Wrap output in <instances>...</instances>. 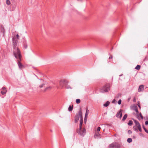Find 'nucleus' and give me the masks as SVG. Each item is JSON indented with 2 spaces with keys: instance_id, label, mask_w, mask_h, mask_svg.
Returning <instances> with one entry per match:
<instances>
[{
  "instance_id": "nucleus-20",
  "label": "nucleus",
  "mask_w": 148,
  "mask_h": 148,
  "mask_svg": "<svg viewBox=\"0 0 148 148\" xmlns=\"http://www.w3.org/2000/svg\"><path fill=\"white\" fill-rule=\"evenodd\" d=\"M140 65H137L136 66L135 68V69H136L139 70L140 69Z\"/></svg>"
},
{
  "instance_id": "nucleus-18",
  "label": "nucleus",
  "mask_w": 148,
  "mask_h": 148,
  "mask_svg": "<svg viewBox=\"0 0 148 148\" xmlns=\"http://www.w3.org/2000/svg\"><path fill=\"white\" fill-rule=\"evenodd\" d=\"M127 114H125L124 115V116H123V119H122V121H124L127 118Z\"/></svg>"
},
{
  "instance_id": "nucleus-11",
  "label": "nucleus",
  "mask_w": 148,
  "mask_h": 148,
  "mask_svg": "<svg viewBox=\"0 0 148 148\" xmlns=\"http://www.w3.org/2000/svg\"><path fill=\"white\" fill-rule=\"evenodd\" d=\"M2 90H1V93L2 95H3L5 94L7 92L6 88H5V87H3L2 88Z\"/></svg>"
},
{
  "instance_id": "nucleus-14",
  "label": "nucleus",
  "mask_w": 148,
  "mask_h": 148,
  "mask_svg": "<svg viewBox=\"0 0 148 148\" xmlns=\"http://www.w3.org/2000/svg\"><path fill=\"white\" fill-rule=\"evenodd\" d=\"M83 123V120L82 117H81L80 121V124H79V127L80 129L82 128V125Z\"/></svg>"
},
{
  "instance_id": "nucleus-33",
  "label": "nucleus",
  "mask_w": 148,
  "mask_h": 148,
  "mask_svg": "<svg viewBox=\"0 0 148 148\" xmlns=\"http://www.w3.org/2000/svg\"><path fill=\"white\" fill-rule=\"evenodd\" d=\"M121 99H119L118 101V104L119 105H120L121 104Z\"/></svg>"
},
{
  "instance_id": "nucleus-2",
  "label": "nucleus",
  "mask_w": 148,
  "mask_h": 148,
  "mask_svg": "<svg viewBox=\"0 0 148 148\" xmlns=\"http://www.w3.org/2000/svg\"><path fill=\"white\" fill-rule=\"evenodd\" d=\"M110 84L108 83L106 84L100 88V91L102 93L108 92L110 90Z\"/></svg>"
},
{
  "instance_id": "nucleus-26",
  "label": "nucleus",
  "mask_w": 148,
  "mask_h": 148,
  "mask_svg": "<svg viewBox=\"0 0 148 148\" xmlns=\"http://www.w3.org/2000/svg\"><path fill=\"white\" fill-rule=\"evenodd\" d=\"M121 93H119L116 96V97L119 98L120 97H121Z\"/></svg>"
},
{
  "instance_id": "nucleus-21",
  "label": "nucleus",
  "mask_w": 148,
  "mask_h": 148,
  "mask_svg": "<svg viewBox=\"0 0 148 148\" xmlns=\"http://www.w3.org/2000/svg\"><path fill=\"white\" fill-rule=\"evenodd\" d=\"M133 122L131 121L130 120L129 121V122L128 123V125L129 126H131L132 125Z\"/></svg>"
},
{
  "instance_id": "nucleus-30",
  "label": "nucleus",
  "mask_w": 148,
  "mask_h": 148,
  "mask_svg": "<svg viewBox=\"0 0 148 148\" xmlns=\"http://www.w3.org/2000/svg\"><path fill=\"white\" fill-rule=\"evenodd\" d=\"M51 88V86H49L46 88L45 90V91H46L47 90H50Z\"/></svg>"
},
{
  "instance_id": "nucleus-36",
  "label": "nucleus",
  "mask_w": 148,
  "mask_h": 148,
  "mask_svg": "<svg viewBox=\"0 0 148 148\" xmlns=\"http://www.w3.org/2000/svg\"><path fill=\"white\" fill-rule=\"evenodd\" d=\"M100 129H101L100 127H99L97 128V131L98 132L100 131Z\"/></svg>"
},
{
  "instance_id": "nucleus-40",
  "label": "nucleus",
  "mask_w": 148,
  "mask_h": 148,
  "mask_svg": "<svg viewBox=\"0 0 148 148\" xmlns=\"http://www.w3.org/2000/svg\"><path fill=\"white\" fill-rule=\"evenodd\" d=\"M112 58H113L112 56L111 55V56H110L109 57V59H112Z\"/></svg>"
},
{
  "instance_id": "nucleus-37",
  "label": "nucleus",
  "mask_w": 148,
  "mask_h": 148,
  "mask_svg": "<svg viewBox=\"0 0 148 148\" xmlns=\"http://www.w3.org/2000/svg\"><path fill=\"white\" fill-rule=\"evenodd\" d=\"M44 85V84H41L39 86V87L40 88H42Z\"/></svg>"
},
{
  "instance_id": "nucleus-24",
  "label": "nucleus",
  "mask_w": 148,
  "mask_h": 148,
  "mask_svg": "<svg viewBox=\"0 0 148 148\" xmlns=\"http://www.w3.org/2000/svg\"><path fill=\"white\" fill-rule=\"evenodd\" d=\"M127 142L129 143H130L132 141V139L131 138H129L127 139Z\"/></svg>"
},
{
  "instance_id": "nucleus-38",
  "label": "nucleus",
  "mask_w": 148,
  "mask_h": 148,
  "mask_svg": "<svg viewBox=\"0 0 148 148\" xmlns=\"http://www.w3.org/2000/svg\"><path fill=\"white\" fill-rule=\"evenodd\" d=\"M15 36L16 37V38H17V39H19V35L18 34H17Z\"/></svg>"
},
{
  "instance_id": "nucleus-19",
  "label": "nucleus",
  "mask_w": 148,
  "mask_h": 148,
  "mask_svg": "<svg viewBox=\"0 0 148 148\" xmlns=\"http://www.w3.org/2000/svg\"><path fill=\"white\" fill-rule=\"evenodd\" d=\"M134 120V123H135L136 125H137V127L139 126V125H140V123L137 121L136 120Z\"/></svg>"
},
{
  "instance_id": "nucleus-35",
  "label": "nucleus",
  "mask_w": 148,
  "mask_h": 148,
  "mask_svg": "<svg viewBox=\"0 0 148 148\" xmlns=\"http://www.w3.org/2000/svg\"><path fill=\"white\" fill-rule=\"evenodd\" d=\"M139 115H140V117H141V118L142 119H143V115H142L141 113H139Z\"/></svg>"
},
{
  "instance_id": "nucleus-13",
  "label": "nucleus",
  "mask_w": 148,
  "mask_h": 148,
  "mask_svg": "<svg viewBox=\"0 0 148 148\" xmlns=\"http://www.w3.org/2000/svg\"><path fill=\"white\" fill-rule=\"evenodd\" d=\"M1 32L3 33V36H4L5 33V30L2 25H1Z\"/></svg>"
},
{
  "instance_id": "nucleus-15",
  "label": "nucleus",
  "mask_w": 148,
  "mask_h": 148,
  "mask_svg": "<svg viewBox=\"0 0 148 148\" xmlns=\"http://www.w3.org/2000/svg\"><path fill=\"white\" fill-rule=\"evenodd\" d=\"M23 46L25 49H26L27 48V46L26 40H24V41L23 42Z\"/></svg>"
},
{
  "instance_id": "nucleus-45",
  "label": "nucleus",
  "mask_w": 148,
  "mask_h": 148,
  "mask_svg": "<svg viewBox=\"0 0 148 148\" xmlns=\"http://www.w3.org/2000/svg\"><path fill=\"white\" fill-rule=\"evenodd\" d=\"M138 106H139V107L140 108V105L138 104Z\"/></svg>"
},
{
  "instance_id": "nucleus-43",
  "label": "nucleus",
  "mask_w": 148,
  "mask_h": 148,
  "mask_svg": "<svg viewBox=\"0 0 148 148\" xmlns=\"http://www.w3.org/2000/svg\"><path fill=\"white\" fill-rule=\"evenodd\" d=\"M115 101V99H114L112 101V103H113L114 102V101Z\"/></svg>"
},
{
  "instance_id": "nucleus-16",
  "label": "nucleus",
  "mask_w": 148,
  "mask_h": 148,
  "mask_svg": "<svg viewBox=\"0 0 148 148\" xmlns=\"http://www.w3.org/2000/svg\"><path fill=\"white\" fill-rule=\"evenodd\" d=\"M100 135V134L98 132L96 133L94 135V137L95 138H98L99 137V136Z\"/></svg>"
},
{
  "instance_id": "nucleus-9",
  "label": "nucleus",
  "mask_w": 148,
  "mask_h": 148,
  "mask_svg": "<svg viewBox=\"0 0 148 148\" xmlns=\"http://www.w3.org/2000/svg\"><path fill=\"white\" fill-rule=\"evenodd\" d=\"M133 109L134 110L136 113V115L137 117L138 118H139V116L138 115L139 112L138 110V107L137 106H134L133 107Z\"/></svg>"
},
{
  "instance_id": "nucleus-47",
  "label": "nucleus",
  "mask_w": 148,
  "mask_h": 148,
  "mask_svg": "<svg viewBox=\"0 0 148 148\" xmlns=\"http://www.w3.org/2000/svg\"><path fill=\"white\" fill-rule=\"evenodd\" d=\"M122 75H119V76H121Z\"/></svg>"
},
{
  "instance_id": "nucleus-25",
  "label": "nucleus",
  "mask_w": 148,
  "mask_h": 148,
  "mask_svg": "<svg viewBox=\"0 0 148 148\" xmlns=\"http://www.w3.org/2000/svg\"><path fill=\"white\" fill-rule=\"evenodd\" d=\"M133 128L136 131H138V128L137 126H134Z\"/></svg>"
},
{
  "instance_id": "nucleus-27",
  "label": "nucleus",
  "mask_w": 148,
  "mask_h": 148,
  "mask_svg": "<svg viewBox=\"0 0 148 148\" xmlns=\"http://www.w3.org/2000/svg\"><path fill=\"white\" fill-rule=\"evenodd\" d=\"M76 102L77 103H78V104L80 102V99H77L76 100Z\"/></svg>"
},
{
  "instance_id": "nucleus-4",
  "label": "nucleus",
  "mask_w": 148,
  "mask_h": 148,
  "mask_svg": "<svg viewBox=\"0 0 148 148\" xmlns=\"http://www.w3.org/2000/svg\"><path fill=\"white\" fill-rule=\"evenodd\" d=\"M121 146V144L118 143L113 142L109 145L108 147L109 148H120Z\"/></svg>"
},
{
  "instance_id": "nucleus-34",
  "label": "nucleus",
  "mask_w": 148,
  "mask_h": 148,
  "mask_svg": "<svg viewBox=\"0 0 148 148\" xmlns=\"http://www.w3.org/2000/svg\"><path fill=\"white\" fill-rule=\"evenodd\" d=\"M128 133L129 134H131L132 133V132L130 130H129L128 131Z\"/></svg>"
},
{
  "instance_id": "nucleus-39",
  "label": "nucleus",
  "mask_w": 148,
  "mask_h": 148,
  "mask_svg": "<svg viewBox=\"0 0 148 148\" xmlns=\"http://www.w3.org/2000/svg\"><path fill=\"white\" fill-rule=\"evenodd\" d=\"M88 114H85L84 119H86V118H87V117H88Z\"/></svg>"
},
{
  "instance_id": "nucleus-29",
  "label": "nucleus",
  "mask_w": 148,
  "mask_h": 148,
  "mask_svg": "<svg viewBox=\"0 0 148 148\" xmlns=\"http://www.w3.org/2000/svg\"><path fill=\"white\" fill-rule=\"evenodd\" d=\"M65 87L67 89H72V88L70 86L68 85V84H67V85H66Z\"/></svg>"
},
{
  "instance_id": "nucleus-31",
  "label": "nucleus",
  "mask_w": 148,
  "mask_h": 148,
  "mask_svg": "<svg viewBox=\"0 0 148 148\" xmlns=\"http://www.w3.org/2000/svg\"><path fill=\"white\" fill-rule=\"evenodd\" d=\"M143 129L147 133H148V130H147L145 128V127L144 125L143 126Z\"/></svg>"
},
{
  "instance_id": "nucleus-6",
  "label": "nucleus",
  "mask_w": 148,
  "mask_h": 148,
  "mask_svg": "<svg viewBox=\"0 0 148 148\" xmlns=\"http://www.w3.org/2000/svg\"><path fill=\"white\" fill-rule=\"evenodd\" d=\"M82 117V112L81 110H80L77 114L75 116V123H77L79 118H81V117Z\"/></svg>"
},
{
  "instance_id": "nucleus-12",
  "label": "nucleus",
  "mask_w": 148,
  "mask_h": 148,
  "mask_svg": "<svg viewBox=\"0 0 148 148\" xmlns=\"http://www.w3.org/2000/svg\"><path fill=\"white\" fill-rule=\"evenodd\" d=\"M144 89V86L143 85H140L139 86L138 89V92H140L143 91Z\"/></svg>"
},
{
  "instance_id": "nucleus-41",
  "label": "nucleus",
  "mask_w": 148,
  "mask_h": 148,
  "mask_svg": "<svg viewBox=\"0 0 148 148\" xmlns=\"http://www.w3.org/2000/svg\"><path fill=\"white\" fill-rule=\"evenodd\" d=\"M145 124L146 125H148V121H146V122H145Z\"/></svg>"
},
{
  "instance_id": "nucleus-32",
  "label": "nucleus",
  "mask_w": 148,
  "mask_h": 148,
  "mask_svg": "<svg viewBox=\"0 0 148 148\" xmlns=\"http://www.w3.org/2000/svg\"><path fill=\"white\" fill-rule=\"evenodd\" d=\"M89 113V110H88L87 108H86V112L85 114H88Z\"/></svg>"
},
{
  "instance_id": "nucleus-22",
  "label": "nucleus",
  "mask_w": 148,
  "mask_h": 148,
  "mask_svg": "<svg viewBox=\"0 0 148 148\" xmlns=\"http://www.w3.org/2000/svg\"><path fill=\"white\" fill-rule=\"evenodd\" d=\"M73 106H70L68 108V110L69 111H71L73 110Z\"/></svg>"
},
{
  "instance_id": "nucleus-28",
  "label": "nucleus",
  "mask_w": 148,
  "mask_h": 148,
  "mask_svg": "<svg viewBox=\"0 0 148 148\" xmlns=\"http://www.w3.org/2000/svg\"><path fill=\"white\" fill-rule=\"evenodd\" d=\"M138 128V130H139L140 131V132H141L142 131V130H141V126H140V125H139V126L138 127H137Z\"/></svg>"
},
{
  "instance_id": "nucleus-8",
  "label": "nucleus",
  "mask_w": 148,
  "mask_h": 148,
  "mask_svg": "<svg viewBox=\"0 0 148 148\" xmlns=\"http://www.w3.org/2000/svg\"><path fill=\"white\" fill-rule=\"evenodd\" d=\"M122 111V110L121 109H120L119 111L116 114V116L117 118H119L120 119H121L122 115V113L121 112Z\"/></svg>"
},
{
  "instance_id": "nucleus-1",
  "label": "nucleus",
  "mask_w": 148,
  "mask_h": 148,
  "mask_svg": "<svg viewBox=\"0 0 148 148\" xmlns=\"http://www.w3.org/2000/svg\"><path fill=\"white\" fill-rule=\"evenodd\" d=\"M14 55L17 59V64L19 68L21 69L24 68L25 66L21 63L22 56L20 51L18 49L14 51Z\"/></svg>"
},
{
  "instance_id": "nucleus-23",
  "label": "nucleus",
  "mask_w": 148,
  "mask_h": 148,
  "mask_svg": "<svg viewBox=\"0 0 148 148\" xmlns=\"http://www.w3.org/2000/svg\"><path fill=\"white\" fill-rule=\"evenodd\" d=\"M6 3L7 5H9L11 4V3L9 0H7L6 1Z\"/></svg>"
},
{
  "instance_id": "nucleus-7",
  "label": "nucleus",
  "mask_w": 148,
  "mask_h": 148,
  "mask_svg": "<svg viewBox=\"0 0 148 148\" xmlns=\"http://www.w3.org/2000/svg\"><path fill=\"white\" fill-rule=\"evenodd\" d=\"M60 86L62 87H65L68 84V82L65 80H61L59 82Z\"/></svg>"
},
{
  "instance_id": "nucleus-5",
  "label": "nucleus",
  "mask_w": 148,
  "mask_h": 148,
  "mask_svg": "<svg viewBox=\"0 0 148 148\" xmlns=\"http://www.w3.org/2000/svg\"><path fill=\"white\" fill-rule=\"evenodd\" d=\"M77 132L79 135L82 136H84L85 134L86 133V130L85 128H82L80 129V128L78 129L77 130Z\"/></svg>"
},
{
  "instance_id": "nucleus-46",
  "label": "nucleus",
  "mask_w": 148,
  "mask_h": 148,
  "mask_svg": "<svg viewBox=\"0 0 148 148\" xmlns=\"http://www.w3.org/2000/svg\"><path fill=\"white\" fill-rule=\"evenodd\" d=\"M113 49V48H112L111 49V51H112Z\"/></svg>"
},
{
  "instance_id": "nucleus-10",
  "label": "nucleus",
  "mask_w": 148,
  "mask_h": 148,
  "mask_svg": "<svg viewBox=\"0 0 148 148\" xmlns=\"http://www.w3.org/2000/svg\"><path fill=\"white\" fill-rule=\"evenodd\" d=\"M11 6H12V8H9L8 9V10L10 11H14L16 8V5H13L12 4Z\"/></svg>"
},
{
  "instance_id": "nucleus-44",
  "label": "nucleus",
  "mask_w": 148,
  "mask_h": 148,
  "mask_svg": "<svg viewBox=\"0 0 148 148\" xmlns=\"http://www.w3.org/2000/svg\"><path fill=\"white\" fill-rule=\"evenodd\" d=\"M78 1H82V0H77Z\"/></svg>"
},
{
  "instance_id": "nucleus-17",
  "label": "nucleus",
  "mask_w": 148,
  "mask_h": 148,
  "mask_svg": "<svg viewBox=\"0 0 148 148\" xmlns=\"http://www.w3.org/2000/svg\"><path fill=\"white\" fill-rule=\"evenodd\" d=\"M110 103V102L109 101H107L106 103L103 104V106L105 107H107L109 106Z\"/></svg>"
},
{
  "instance_id": "nucleus-42",
  "label": "nucleus",
  "mask_w": 148,
  "mask_h": 148,
  "mask_svg": "<svg viewBox=\"0 0 148 148\" xmlns=\"http://www.w3.org/2000/svg\"><path fill=\"white\" fill-rule=\"evenodd\" d=\"M130 98H129L128 99V101H129L130 100Z\"/></svg>"
},
{
  "instance_id": "nucleus-3",
  "label": "nucleus",
  "mask_w": 148,
  "mask_h": 148,
  "mask_svg": "<svg viewBox=\"0 0 148 148\" xmlns=\"http://www.w3.org/2000/svg\"><path fill=\"white\" fill-rule=\"evenodd\" d=\"M18 40V39L16 38L15 36H14L12 38V40L14 48L13 54H14V51L16 50L17 49L18 50H20L19 49L16 47Z\"/></svg>"
}]
</instances>
